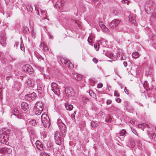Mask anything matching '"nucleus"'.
Returning <instances> with one entry per match:
<instances>
[{"mask_svg":"<svg viewBox=\"0 0 156 156\" xmlns=\"http://www.w3.org/2000/svg\"><path fill=\"white\" fill-rule=\"evenodd\" d=\"M57 124L60 129L62 136L64 137L66 133V127L65 124L60 119H58L57 121Z\"/></svg>","mask_w":156,"mask_h":156,"instance_id":"nucleus-1","label":"nucleus"},{"mask_svg":"<svg viewBox=\"0 0 156 156\" xmlns=\"http://www.w3.org/2000/svg\"><path fill=\"white\" fill-rule=\"evenodd\" d=\"M41 119L42 123L44 127L48 128L50 123V120L48 115L46 114H43L41 116Z\"/></svg>","mask_w":156,"mask_h":156,"instance_id":"nucleus-2","label":"nucleus"},{"mask_svg":"<svg viewBox=\"0 0 156 156\" xmlns=\"http://www.w3.org/2000/svg\"><path fill=\"white\" fill-rule=\"evenodd\" d=\"M22 70L29 74H32L34 72L32 66L28 64L24 65L22 67Z\"/></svg>","mask_w":156,"mask_h":156,"instance_id":"nucleus-3","label":"nucleus"},{"mask_svg":"<svg viewBox=\"0 0 156 156\" xmlns=\"http://www.w3.org/2000/svg\"><path fill=\"white\" fill-rule=\"evenodd\" d=\"M8 137L7 135L5 133H2L0 134V142L3 144L5 145H8L9 142H8Z\"/></svg>","mask_w":156,"mask_h":156,"instance_id":"nucleus-4","label":"nucleus"},{"mask_svg":"<svg viewBox=\"0 0 156 156\" xmlns=\"http://www.w3.org/2000/svg\"><path fill=\"white\" fill-rule=\"evenodd\" d=\"M51 90L56 95H58L60 94V91L58 88L57 84L55 83H52L51 85Z\"/></svg>","mask_w":156,"mask_h":156,"instance_id":"nucleus-5","label":"nucleus"},{"mask_svg":"<svg viewBox=\"0 0 156 156\" xmlns=\"http://www.w3.org/2000/svg\"><path fill=\"white\" fill-rule=\"evenodd\" d=\"M61 62L62 64H65L69 69H72L73 68V64L68 60L64 58H62L61 59Z\"/></svg>","mask_w":156,"mask_h":156,"instance_id":"nucleus-6","label":"nucleus"},{"mask_svg":"<svg viewBox=\"0 0 156 156\" xmlns=\"http://www.w3.org/2000/svg\"><path fill=\"white\" fill-rule=\"evenodd\" d=\"M65 92L67 96L71 97L74 95L75 93L71 87H67L65 89Z\"/></svg>","mask_w":156,"mask_h":156,"instance_id":"nucleus-7","label":"nucleus"},{"mask_svg":"<svg viewBox=\"0 0 156 156\" xmlns=\"http://www.w3.org/2000/svg\"><path fill=\"white\" fill-rule=\"evenodd\" d=\"M59 133L57 132L55 133L54 135V138L56 144L58 145H60L61 143V137Z\"/></svg>","mask_w":156,"mask_h":156,"instance_id":"nucleus-8","label":"nucleus"},{"mask_svg":"<svg viewBox=\"0 0 156 156\" xmlns=\"http://www.w3.org/2000/svg\"><path fill=\"white\" fill-rule=\"evenodd\" d=\"M36 97V94L34 93H32L31 94H29L25 95V98L27 100L31 101L35 99Z\"/></svg>","mask_w":156,"mask_h":156,"instance_id":"nucleus-9","label":"nucleus"},{"mask_svg":"<svg viewBox=\"0 0 156 156\" xmlns=\"http://www.w3.org/2000/svg\"><path fill=\"white\" fill-rule=\"evenodd\" d=\"M121 20L116 19H114L110 23L109 25L111 28L116 27L120 23Z\"/></svg>","mask_w":156,"mask_h":156,"instance_id":"nucleus-10","label":"nucleus"},{"mask_svg":"<svg viewBox=\"0 0 156 156\" xmlns=\"http://www.w3.org/2000/svg\"><path fill=\"white\" fill-rule=\"evenodd\" d=\"M21 106V108L24 111H28L29 110V105L25 102H22Z\"/></svg>","mask_w":156,"mask_h":156,"instance_id":"nucleus-11","label":"nucleus"},{"mask_svg":"<svg viewBox=\"0 0 156 156\" xmlns=\"http://www.w3.org/2000/svg\"><path fill=\"white\" fill-rule=\"evenodd\" d=\"M11 112L12 114L16 116L18 118H21V115L17 109L14 108L13 110H12Z\"/></svg>","mask_w":156,"mask_h":156,"instance_id":"nucleus-12","label":"nucleus"},{"mask_svg":"<svg viewBox=\"0 0 156 156\" xmlns=\"http://www.w3.org/2000/svg\"><path fill=\"white\" fill-rule=\"evenodd\" d=\"M34 108L39 109H42L43 110V104L41 102H37L35 104Z\"/></svg>","mask_w":156,"mask_h":156,"instance_id":"nucleus-13","label":"nucleus"},{"mask_svg":"<svg viewBox=\"0 0 156 156\" xmlns=\"http://www.w3.org/2000/svg\"><path fill=\"white\" fill-rule=\"evenodd\" d=\"M99 26L103 31L105 32H108V29L106 26L104 25L103 22H100L99 23Z\"/></svg>","mask_w":156,"mask_h":156,"instance_id":"nucleus-14","label":"nucleus"},{"mask_svg":"<svg viewBox=\"0 0 156 156\" xmlns=\"http://www.w3.org/2000/svg\"><path fill=\"white\" fill-rule=\"evenodd\" d=\"M35 144L38 149L41 151L43 150V146L39 140H37Z\"/></svg>","mask_w":156,"mask_h":156,"instance_id":"nucleus-15","label":"nucleus"},{"mask_svg":"<svg viewBox=\"0 0 156 156\" xmlns=\"http://www.w3.org/2000/svg\"><path fill=\"white\" fill-rule=\"evenodd\" d=\"M6 42L5 37L0 36V44L2 46H4L5 45Z\"/></svg>","mask_w":156,"mask_h":156,"instance_id":"nucleus-16","label":"nucleus"},{"mask_svg":"<svg viewBox=\"0 0 156 156\" xmlns=\"http://www.w3.org/2000/svg\"><path fill=\"white\" fill-rule=\"evenodd\" d=\"M73 77L74 78L78 81L81 80L82 79V75L77 73L74 74L73 75Z\"/></svg>","mask_w":156,"mask_h":156,"instance_id":"nucleus-17","label":"nucleus"},{"mask_svg":"<svg viewBox=\"0 0 156 156\" xmlns=\"http://www.w3.org/2000/svg\"><path fill=\"white\" fill-rule=\"evenodd\" d=\"M42 109H39L34 108V111L36 115H40L42 111Z\"/></svg>","mask_w":156,"mask_h":156,"instance_id":"nucleus-18","label":"nucleus"},{"mask_svg":"<svg viewBox=\"0 0 156 156\" xmlns=\"http://www.w3.org/2000/svg\"><path fill=\"white\" fill-rule=\"evenodd\" d=\"M26 84L29 87H31L34 85L33 81L31 79H28L26 82Z\"/></svg>","mask_w":156,"mask_h":156,"instance_id":"nucleus-19","label":"nucleus"},{"mask_svg":"<svg viewBox=\"0 0 156 156\" xmlns=\"http://www.w3.org/2000/svg\"><path fill=\"white\" fill-rule=\"evenodd\" d=\"M65 107L67 110L69 111L72 110L73 108V105L68 103L65 104Z\"/></svg>","mask_w":156,"mask_h":156,"instance_id":"nucleus-20","label":"nucleus"},{"mask_svg":"<svg viewBox=\"0 0 156 156\" xmlns=\"http://www.w3.org/2000/svg\"><path fill=\"white\" fill-rule=\"evenodd\" d=\"M126 131L125 129H122L121 132L117 134V136L119 137V136H123L126 135Z\"/></svg>","mask_w":156,"mask_h":156,"instance_id":"nucleus-21","label":"nucleus"},{"mask_svg":"<svg viewBox=\"0 0 156 156\" xmlns=\"http://www.w3.org/2000/svg\"><path fill=\"white\" fill-rule=\"evenodd\" d=\"M105 51H104V54H105V55L110 58H113V55L110 52H107L104 53Z\"/></svg>","mask_w":156,"mask_h":156,"instance_id":"nucleus-22","label":"nucleus"},{"mask_svg":"<svg viewBox=\"0 0 156 156\" xmlns=\"http://www.w3.org/2000/svg\"><path fill=\"white\" fill-rule=\"evenodd\" d=\"M27 10L28 12H32L33 8L31 5L28 4L25 5Z\"/></svg>","mask_w":156,"mask_h":156,"instance_id":"nucleus-23","label":"nucleus"},{"mask_svg":"<svg viewBox=\"0 0 156 156\" xmlns=\"http://www.w3.org/2000/svg\"><path fill=\"white\" fill-rule=\"evenodd\" d=\"M3 150L5 151L6 152H7L8 154H10L12 151V149L10 147L6 148L4 147L3 148Z\"/></svg>","mask_w":156,"mask_h":156,"instance_id":"nucleus-24","label":"nucleus"},{"mask_svg":"<svg viewBox=\"0 0 156 156\" xmlns=\"http://www.w3.org/2000/svg\"><path fill=\"white\" fill-rule=\"evenodd\" d=\"M132 56L134 58H138L139 56V54L137 52H133L132 55Z\"/></svg>","mask_w":156,"mask_h":156,"instance_id":"nucleus-25","label":"nucleus"},{"mask_svg":"<svg viewBox=\"0 0 156 156\" xmlns=\"http://www.w3.org/2000/svg\"><path fill=\"white\" fill-rule=\"evenodd\" d=\"M36 57L38 59L39 61H44V58L42 57L41 55L39 54H36Z\"/></svg>","mask_w":156,"mask_h":156,"instance_id":"nucleus-26","label":"nucleus"},{"mask_svg":"<svg viewBox=\"0 0 156 156\" xmlns=\"http://www.w3.org/2000/svg\"><path fill=\"white\" fill-rule=\"evenodd\" d=\"M29 123L33 126H35L37 125L36 121L35 119H32L29 121Z\"/></svg>","mask_w":156,"mask_h":156,"instance_id":"nucleus-27","label":"nucleus"},{"mask_svg":"<svg viewBox=\"0 0 156 156\" xmlns=\"http://www.w3.org/2000/svg\"><path fill=\"white\" fill-rule=\"evenodd\" d=\"M90 125L93 128L96 127L98 125L97 123L94 121H92L91 122Z\"/></svg>","mask_w":156,"mask_h":156,"instance_id":"nucleus-28","label":"nucleus"},{"mask_svg":"<svg viewBox=\"0 0 156 156\" xmlns=\"http://www.w3.org/2000/svg\"><path fill=\"white\" fill-rule=\"evenodd\" d=\"M62 2H61L60 1H58L56 2L55 6L56 7H58V8H60L62 6Z\"/></svg>","mask_w":156,"mask_h":156,"instance_id":"nucleus-29","label":"nucleus"},{"mask_svg":"<svg viewBox=\"0 0 156 156\" xmlns=\"http://www.w3.org/2000/svg\"><path fill=\"white\" fill-rule=\"evenodd\" d=\"M89 94L92 98L94 99L96 98V94L94 93L92 90H90L89 92Z\"/></svg>","mask_w":156,"mask_h":156,"instance_id":"nucleus-30","label":"nucleus"},{"mask_svg":"<svg viewBox=\"0 0 156 156\" xmlns=\"http://www.w3.org/2000/svg\"><path fill=\"white\" fill-rule=\"evenodd\" d=\"M41 84L42 83H39L38 84H37V89L38 90L42 91L43 89V86Z\"/></svg>","mask_w":156,"mask_h":156,"instance_id":"nucleus-31","label":"nucleus"},{"mask_svg":"<svg viewBox=\"0 0 156 156\" xmlns=\"http://www.w3.org/2000/svg\"><path fill=\"white\" fill-rule=\"evenodd\" d=\"M82 101L84 103L86 104L89 101V100L88 99L85 97H83L82 98Z\"/></svg>","mask_w":156,"mask_h":156,"instance_id":"nucleus-32","label":"nucleus"},{"mask_svg":"<svg viewBox=\"0 0 156 156\" xmlns=\"http://www.w3.org/2000/svg\"><path fill=\"white\" fill-rule=\"evenodd\" d=\"M2 131L4 132L3 133H5L6 135H7V137L9 136L8 135L10 134L11 132V130L9 129H7L5 131L3 130Z\"/></svg>","mask_w":156,"mask_h":156,"instance_id":"nucleus-33","label":"nucleus"},{"mask_svg":"<svg viewBox=\"0 0 156 156\" xmlns=\"http://www.w3.org/2000/svg\"><path fill=\"white\" fill-rule=\"evenodd\" d=\"M117 56L118 57V59L120 60H124L123 57L122 56V55H121L120 53H118L117 54Z\"/></svg>","mask_w":156,"mask_h":156,"instance_id":"nucleus-34","label":"nucleus"},{"mask_svg":"<svg viewBox=\"0 0 156 156\" xmlns=\"http://www.w3.org/2000/svg\"><path fill=\"white\" fill-rule=\"evenodd\" d=\"M153 86L152 85L147 86V88H146V90L147 91H149L150 90H152L153 89Z\"/></svg>","mask_w":156,"mask_h":156,"instance_id":"nucleus-35","label":"nucleus"},{"mask_svg":"<svg viewBox=\"0 0 156 156\" xmlns=\"http://www.w3.org/2000/svg\"><path fill=\"white\" fill-rule=\"evenodd\" d=\"M47 45L44 43L42 42L40 45V48L41 49H44V48Z\"/></svg>","mask_w":156,"mask_h":156,"instance_id":"nucleus-36","label":"nucleus"},{"mask_svg":"<svg viewBox=\"0 0 156 156\" xmlns=\"http://www.w3.org/2000/svg\"><path fill=\"white\" fill-rule=\"evenodd\" d=\"M20 48L21 50L23 51H24L25 50L24 46L23 45V42H21L20 45Z\"/></svg>","mask_w":156,"mask_h":156,"instance_id":"nucleus-37","label":"nucleus"},{"mask_svg":"<svg viewBox=\"0 0 156 156\" xmlns=\"http://www.w3.org/2000/svg\"><path fill=\"white\" fill-rule=\"evenodd\" d=\"M149 86L148 84L147 81H145L143 84V87L146 90V88H147V86Z\"/></svg>","mask_w":156,"mask_h":156,"instance_id":"nucleus-38","label":"nucleus"},{"mask_svg":"<svg viewBox=\"0 0 156 156\" xmlns=\"http://www.w3.org/2000/svg\"><path fill=\"white\" fill-rule=\"evenodd\" d=\"M76 113V111H75L74 112V113L73 114H72L71 115V118L72 120L73 121H74L75 120V117Z\"/></svg>","mask_w":156,"mask_h":156,"instance_id":"nucleus-39","label":"nucleus"},{"mask_svg":"<svg viewBox=\"0 0 156 156\" xmlns=\"http://www.w3.org/2000/svg\"><path fill=\"white\" fill-rule=\"evenodd\" d=\"M152 139L154 141H156V135L154 133L151 134Z\"/></svg>","mask_w":156,"mask_h":156,"instance_id":"nucleus-40","label":"nucleus"},{"mask_svg":"<svg viewBox=\"0 0 156 156\" xmlns=\"http://www.w3.org/2000/svg\"><path fill=\"white\" fill-rule=\"evenodd\" d=\"M94 47L95 48V49L97 50L98 51L99 49V44H98L97 43L95 44H94Z\"/></svg>","mask_w":156,"mask_h":156,"instance_id":"nucleus-41","label":"nucleus"},{"mask_svg":"<svg viewBox=\"0 0 156 156\" xmlns=\"http://www.w3.org/2000/svg\"><path fill=\"white\" fill-rule=\"evenodd\" d=\"M45 47L44 49H42L44 52H47L48 51V48L47 46H45Z\"/></svg>","mask_w":156,"mask_h":156,"instance_id":"nucleus-42","label":"nucleus"},{"mask_svg":"<svg viewBox=\"0 0 156 156\" xmlns=\"http://www.w3.org/2000/svg\"><path fill=\"white\" fill-rule=\"evenodd\" d=\"M28 30V28L27 27H24L23 29V32L24 33H27V31Z\"/></svg>","mask_w":156,"mask_h":156,"instance_id":"nucleus-43","label":"nucleus"},{"mask_svg":"<svg viewBox=\"0 0 156 156\" xmlns=\"http://www.w3.org/2000/svg\"><path fill=\"white\" fill-rule=\"evenodd\" d=\"M16 85H18L17 87H20V83L18 82H16L14 84L15 87H16Z\"/></svg>","mask_w":156,"mask_h":156,"instance_id":"nucleus-44","label":"nucleus"},{"mask_svg":"<svg viewBox=\"0 0 156 156\" xmlns=\"http://www.w3.org/2000/svg\"><path fill=\"white\" fill-rule=\"evenodd\" d=\"M112 101L110 99H108L107 100L106 104L107 105H109L112 103Z\"/></svg>","mask_w":156,"mask_h":156,"instance_id":"nucleus-45","label":"nucleus"},{"mask_svg":"<svg viewBox=\"0 0 156 156\" xmlns=\"http://www.w3.org/2000/svg\"><path fill=\"white\" fill-rule=\"evenodd\" d=\"M103 86V84L101 83H98L97 85V87L98 88H101Z\"/></svg>","mask_w":156,"mask_h":156,"instance_id":"nucleus-46","label":"nucleus"},{"mask_svg":"<svg viewBox=\"0 0 156 156\" xmlns=\"http://www.w3.org/2000/svg\"><path fill=\"white\" fill-rule=\"evenodd\" d=\"M41 156H50L48 154L45 153H42Z\"/></svg>","mask_w":156,"mask_h":156,"instance_id":"nucleus-47","label":"nucleus"},{"mask_svg":"<svg viewBox=\"0 0 156 156\" xmlns=\"http://www.w3.org/2000/svg\"><path fill=\"white\" fill-rule=\"evenodd\" d=\"M124 91L125 93L127 94H129V90H128L126 87H125L124 89Z\"/></svg>","mask_w":156,"mask_h":156,"instance_id":"nucleus-48","label":"nucleus"},{"mask_svg":"<svg viewBox=\"0 0 156 156\" xmlns=\"http://www.w3.org/2000/svg\"><path fill=\"white\" fill-rule=\"evenodd\" d=\"M95 81L93 80H92V82L91 83V84H90L92 86H93L94 85V83H95Z\"/></svg>","mask_w":156,"mask_h":156,"instance_id":"nucleus-49","label":"nucleus"},{"mask_svg":"<svg viewBox=\"0 0 156 156\" xmlns=\"http://www.w3.org/2000/svg\"><path fill=\"white\" fill-rule=\"evenodd\" d=\"M18 45H19V43L18 42H16L14 45V47L16 48H17Z\"/></svg>","mask_w":156,"mask_h":156,"instance_id":"nucleus-50","label":"nucleus"},{"mask_svg":"<svg viewBox=\"0 0 156 156\" xmlns=\"http://www.w3.org/2000/svg\"><path fill=\"white\" fill-rule=\"evenodd\" d=\"M5 34L4 32H2L0 34V36H2V37H5Z\"/></svg>","mask_w":156,"mask_h":156,"instance_id":"nucleus-51","label":"nucleus"},{"mask_svg":"<svg viewBox=\"0 0 156 156\" xmlns=\"http://www.w3.org/2000/svg\"><path fill=\"white\" fill-rule=\"evenodd\" d=\"M114 95L115 96H117L118 97L119 96V94L117 93L116 91H115L114 93Z\"/></svg>","mask_w":156,"mask_h":156,"instance_id":"nucleus-52","label":"nucleus"},{"mask_svg":"<svg viewBox=\"0 0 156 156\" xmlns=\"http://www.w3.org/2000/svg\"><path fill=\"white\" fill-rule=\"evenodd\" d=\"M93 61L95 63H97L98 62V60L96 59V58H93Z\"/></svg>","mask_w":156,"mask_h":156,"instance_id":"nucleus-53","label":"nucleus"},{"mask_svg":"<svg viewBox=\"0 0 156 156\" xmlns=\"http://www.w3.org/2000/svg\"><path fill=\"white\" fill-rule=\"evenodd\" d=\"M116 101L118 103H120L121 101V100L119 98H117L116 99Z\"/></svg>","mask_w":156,"mask_h":156,"instance_id":"nucleus-54","label":"nucleus"},{"mask_svg":"<svg viewBox=\"0 0 156 156\" xmlns=\"http://www.w3.org/2000/svg\"><path fill=\"white\" fill-rule=\"evenodd\" d=\"M122 3H127V4L128 5V1L127 0H123L122 1Z\"/></svg>","mask_w":156,"mask_h":156,"instance_id":"nucleus-55","label":"nucleus"},{"mask_svg":"<svg viewBox=\"0 0 156 156\" xmlns=\"http://www.w3.org/2000/svg\"><path fill=\"white\" fill-rule=\"evenodd\" d=\"M131 143L132 144V145H131L132 147H134L135 144V142H134L133 141H132V142H131Z\"/></svg>","mask_w":156,"mask_h":156,"instance_id":"nucleus-56","label":"nucleus"},{"mask_svg":"<svg viewBox=\"0 0 156 156\" xmlns=\"http://www.w3.org/2000/svg\"><path fill=\"white\" fill-rule=\"evenodd\" d=\"M112 118L110 116H109L108 117V121L109 122H111L112 121Z\"/></svg>","mask_w":156,"mask_h":156,"instance_id":"nucleus-57","label":"nucleus"},{"mask_svg":"<svg viewBox=\"0 0 156 156\" xmlns=\"http://www.w3.org/2000/svg\"><path fill=\"white\" fill-rule=\"evenodd\" d=\"M129 18L131 21H132L134 20V19L132 18L130 16H129Z\"/></svg>","mask_w":156,"mask_h":156,"instance_id":"nucleus-58","label":"nucleus"},{"mask_svg":"<svg viewBox=\"0 0 156 156\" xmlns=\"http://www.w3.org/2000/svg\"><path fill=\"white\" fill-rule=\"evenodd\" d=\"M123 65L125 67H126L127 66V63L126 62H123Z\"/></svg>","mask_w":156,"mask_h":156,"instance_id":"nucleus-59","label":"nucleus"},{"mask_svg":"<svg viewBox=\"0 0 156 156\" xmlns=\"http://www.w3.org/2000/svg\"><path fill=\"white\" fill-rule=\"evenodd\" d=\"M132 132L134 133L136 135H137L136 134H137V133L136 132V131L134 129H132Z\"/></svg>","mask_w":156,"mask_h":156,"instance_id":"nucleus-60","label":"nucleus"},{"mask_svg":"<svg viewBox=\"0 0 156 156\" xmlns=\"http://www.w3.org/2000/svg\"><path fill=\"white\" fill-rule=\"evenodd\" d=\"M88 42L89 43V44H91V41H91V39H90V40H89V38L88 39Z\"/></svg>","mask_w":156,"mask_h":156,"instance_id":"nucleus-61","label":"nucleus"},{"mask_svg":"<svg viewBox=\"0 0 156 156\" xmlns=\"http://www.w3.org/2000/svg\"><path fill=\"white\" fill-rule=\"evenodd\" d=\"M23 76H20V78L22 80H23Z\"/></svg>","mask_w":156,"mask_h":156,"instance_id":"nucleus-62","label":"nucleus"},{"mask_svg":"<svg viewBox=\"0 0 156 156\" xmlns=\"http://www.w3.org/2000/svg\"><path fill=\"white\" fill-rule=\"evenodd\" d=\"M108 87L107 88V89H108V90L109 91V88H111V87L110 86H108V85L107 86Z\"/></svg>","mask_w":156,"mask_h":156,"instance_id":"nucleus-63","label":"nucleus"},{"mask_svg":"<svg viewBox=\"0 0 156 156\" xmlns=\"http://www.w3.org/2000/svg\"><path fill=\"white\" fill-rule=\"evenodd\" d=\"M75 22L76 24H77V25H78V26L79 27V24L78 23H77L76 21H75Z\"/></svg>","mask_w":156,"mask_h":156,"instance_id":"nucleus-64","label":"nucleus"}]
</instances>
